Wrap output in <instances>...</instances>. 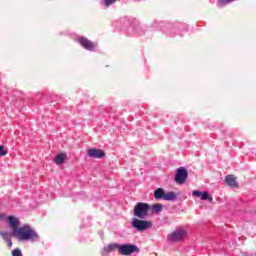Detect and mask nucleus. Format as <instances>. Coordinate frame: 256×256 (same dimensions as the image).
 Instances as JSON below:
<instances>
[{
	"label": "nucleus",
	"instance_id": "f257e3e1",
	"mask_svg": "<svg viewBox=\"0 0 256 256\" xmlns=\"http://www.w3.org/2000/svg\"><path fill=\"white\" fill-rule=\"evenodd\" d=\"M0 223H5L8 225L7 231L0 230V235L4 241H6L8 247H12L13 242H11V237L19 229L21 221L15 216H7L5 213H0Z\"/></svg>",
	"mask_w": 256,
	"mask_h": 256
},
{
	"label": "nucleus",
	"instance_id": "f03ea898",
	"mask_svg": "<svg viewBox=\"0 0 256 256\" xmlns=\"http://www.w3.org/2000/svg\"><path fill=\"white\" fill-rule=\"evenodd\" d=\"M12 237H16L18 241H39V234L27 225L18 228Z\"/></svg>",
	"mask_w": 256,
	"mask_h": 256
},
{
	"label": "nucleus",
	"instance_id": "7ed1b4c3",
	"mask_svg": "<svg viewBox=\"0 0 256 256\" xmlns=\"http://www.w3.org/2000/svg\"><path fill=\"white\" fill-rule=\"evenodd\" d=\"M104 251H107V253H110L111 251H119L121 255H131V253L139 251V248L132 244L119 245L117 243H112L106 246Z\"/></svg>",
	"mask_w": 256,
	"mask_h": 256
},
{
	"label": "nucleus",
	"instance_id": "20e7f679",
	"mask_svg": "<svg viewBox=\"0 0 256 256\" xmlns=\"http://www.w3.org/2000/svg\"><path fill=\"white\" fill-rule=\"evenodd\" d=\"M187 230L185 228H177L174 232L167 236L168 241L171 243H177L183 241L187 237Z\"/></svg>",
	"mask_w": 256,
	"mask_h": 256
},
{
	"label": "nucleus",
	"instance_id": "39448f33",
	"mask_svg": "<svg viewBox=\"0 0 256 256\" xmlns=\"http://www.w3.org/2000/svg\"><path fill=\"white\" fill-rule=\"evenodd\" d=\"M150 206L147 203L139 202L134 207V215L138 219H145L149 213Z\"/></svg>",
	"mask_w": 256,
	"mask_h": 256
},
{
	"label": "nucleus",
	"instance_id": "423d86ee",
	"mask_svg": "<svg viewBox=\"0 0 256 256\" xmlns=\"http://www.w3.org/2000/svg\"><path fill=\"white\" fill-rule=\"evenodd\" d=\"M152 226L153 223L149 220H139L137 218L132 220V227L137 231H147V229H151Z\"/></svg>",
	"mask_w": 256,
	"mask_h": 256
},
{
	"label": "nucleus",
	"instance_id": "0eeeda50",
	"mask_svg": "<svg viewBox=\"0 0 256 256\" xmlns=\"http://www.w3.org/2000/svg\"><path fill=\"white\" fill-rule=\"evenodd\" d=\"M187 169L180 167L178 168V170L176 171V176H175V181L176 183H180L183 184L185 183L186 179H187Z\"/></svg>",
	"mask_w": 256,
	"mask_h": 256
},
{
	"label": "nucleus",
	"instance_id": "6e6552de",
	"mask_svg": "<svg viewBox=\"0 0 256 256\" xmlns=\"http://www.w3.org/2000/svg\"><path fill=\"white\" fill-rule=\"evenodd\" d=\"M87 155L92 159H103L105 152L102 149L90 148L87 150Z\"/></svg>",
	"mask_w": 256,
	"mask_h": 256
},
{
	"label": "nucleus",
	"instance_id": "1a4fd4ad",
	"mask_svg": "<svg viewBox=\"0 0 256 256\" xmlns=\"http://www.w3.org/2000/svg\"><path fill=\"white\" fill-rule=\"evenodd\" d=\"M78 43L84 47V49H87L88 51H93L95 49V43L91 42L89 39L85 37L78 38Z\"/></svg>",
	"mask_w": 256,
	"mask_h": 256
},
{
	"label": "nucleus",
	"instance_id": "9d476101",
	"mask_svg": "<svg viewBox=\"0 0 256 256\" xmlns=\"http://www.w3.org/2000/svg\"><path fill=\"white\" fill-rule=\"evenodd\" d=\"M67 159V152H60L54 157L53 161L55 165L59 166L65 164L67 162Z\"/></svg>",
	"mask_w": 256,
	"mask_h": 256
},
{
	"label": "nucleus",
	"instance_id": "9b49d317",
	"mask_svg": "<svg viewBox=\"0 0 256 256\" xmlns=\"http://www.w3.org/2000/svg\"><path fill=\"white\" fill-rule=\"evenodd\" d=\"M225 181L229 187H239V183H237V177L233 175H227L225 177Z\"/></svg>",
	"mask_w": 256,
	"mask_h": 256
},
{
	"label": "nucleus",
	"instance_id": "f8f14e48",
	"mask_svg": "<svg viewBox=\"0 0 256 256\" xmlns=\"http://www.w3.org/2000/svg\"><path fill=\"white\" fill-rule=\"evenodd\" d=\"M154 197L155 199H164L165 191H163L161 188L156 189L154 192Z\"/></svg>",
	"mask_w": 256,
	"mask_h": 256
},
{
	"label": "nucleus",
	"instance_id": "ddd939ff",
	"mask_svg": "<svg viewBox=\"0 0 256 256\" xmlns=\"http://www.w3.org/2000/svg\"><path fill=\"white\" fill-rule=\"evenodd\" d=\"M177 195L174 192H166L164 193V201H173V199H176Z\"/></svg>",
	"mask_w": 256,
	"mask_h": 256
},
{
	"label": "nucleus",
	"instance_id": "4468645a",
	"mask_svg": "<svg viewBox=\"0 0 256 256\" xmlns=\"http://www.w3.org/2000/svg\"><path fill=\"white\" fill-rule=\"evenodd\" d=\"M150 209L152 213H161L163 211V205L162 204H154L150 206Z\"/></svg>",
	"mask_w": 256,
	"mask_h": 256
},
{
	"label": "nucleus",
	"instance_id": "2eb2a0df",
	"mask_svg": "<svg viewBox=\"0 0 256 256\" xmlns=\"http://www.w3.org/2000/svg\"><path fill=\"white\" fill-rule=\"evenodd\" d=\"M202 201H207L209 199L210 201H213V197L209 196V193L203 192L200 196Z\"/></svg>",
	"mask_w": 256,
	"mask_h": 256
},
{
	"label": "nucleus",
	"instance_id": "dca6fc26",
	"mask_svg": "<svg viewBox=\"0 0 256 256\" xmlns=\"http://www.w3.org/2000/svg\"><path fill=\"white\" fill-rule=\"evenodd\" d=\"M0 155L1 157H5V155H7V150L5 149V146H0Z\"/></svg>",
	"mask_w": 256,
	"mask_h": 256
},
{
	"label": "nucleus",
	"instance_id": "f3484780",
	"mask_svg": "<svg viewBox=\"0 0 256 256\" xmlns=\"http://www.w3.org/2000/svg\"><path fill=\"white\" fill-rule=\"evenodd\" d=\"M117 0H104V5H106V7H109L110 5H113V3H116Z\"/></svg>",
	"mask_w": 256,
	"mask_h": 256
},
{
	"label": "nucleus",
	"instance_id": "a211bd4d",
	"mask_svg": "<svg viewBox=\"0 0 256 256\" xmlns=\"http://www.w3.org/2000/svg\"><path fill=\"white\" fill-rule=\"evenodd\" d=\"M12 255L13 256H21L22 255L21 250L20 249L13 250Z\"/></svg>",
	"mask_w": 256,
	"mask_h": 256
},
{
	"label": "nucleus",
	"instance_id": "6ab92c4d",
	"mask_svg": "<svg viewBox=\"0 0 256 256\" xmlns=\"http://www.w3.org/2000/svg\"><path fill=\"white\" fill-rule=\"evenodd\" d=\"M193 195H194V197H201L202 192L195 190V191H193Z\"/></svg>",
	"mask_w": 256,
	"mask_h": 256
}]
</instances>
